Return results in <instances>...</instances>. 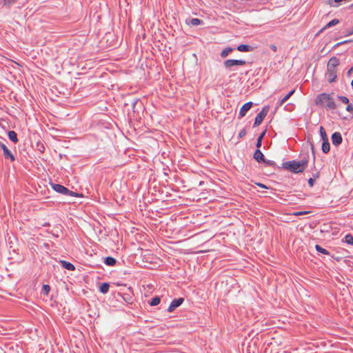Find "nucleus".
Returning <instances> with one entry per match:
<instances>
[{
	"label": "nucleus",
	"instance_id": "f257e3e1",
	"mask_svg": "<svg viewBox=\"0 0 353 353\" xmlns=\"http://www.w3.org/2000/svg\"><path fill=\"white\" fill-rule=\"evenodd\" d=\"M309 154H307L301 161H289L282 163L281 168L288 170L292 173L298 174L303 172L307 167Z\"/></svg>",
	"mask_w": 353,
	"mask_h": 353
},
{
	"label": "nucleus",
	"instance_id": "f03ea898",
	"mask_svg": "<svg viewBox=\"0 0 353 353\" xmlns=\"http://www.w3.org/2000/svg\"><path fill=\"white\" fill-rule=\"evenodd\" d=\"M334 93H321L316 96L315 99V103L316 105L322 106L328 110H334L337 108L334 98L332 97Z\"/></svg>",
	"mask_w": 353,
	"mask_h": 353
},
{
	"label": "nucleus",
	"instance_id": "7ed1b4c3",
	"mask_svg": "<svg viewBox=\"0 0 353 353\" xmlns=\"http://www.w3.org/2000/svg\"><path fill=\"white\" fill-rule=\"evenodd\" d=\"M51 186L54 191L63 195L75 197L80 196V194L79 193L71 191L68 188L61 184L51 183Z\"/></svg>",
	"mask_w": 353,
	"mask_h": 353
},
{
	"label": "nucleus",
	"instance_id": "20e7f679",
	"mask_svg": "<svg viewBox=\"0 0 353 353\" xmlns=\"http://www.w3.org/2000/svg\"><path fill=\"white\" fill-rule=\"evenodd\" d=\"M119 296H121L123 300L128 304H132L134 302V292L132 288H128L125 291H121L117 293Z\"/></svg>",
	"mask_w": 353,
	"mask_h": 353
},
{
	"label": "nucleus",
	"instance_id": "39448f33",
	"mask_svg": "<svg viewBox=\"0 0 353 353\" xmlns=\"http://www.w3.org/2000/svg\"><path fill=\"white\" fill-rule=\"evenodd\" d=\"M246 61L245 60L239 59H227L223 62V65L226 69L233 70L232 68L239 65H245Z\"/></svg>",
	"mask_w": 353,
	"mask_h": 353
},
{
	"label": "nucleus",
	"instance_id": "423d86ee",
	"mask_svg": "<svg viewBox=\"0 0 353 353\" xmlns=\"http://www.w3.org/2000/svg\"><path fill=\"white\" fill-rule=\"evenodd\" d=\"M268 111H269V106H268V105L264 106L262 108L261 112L255 117L253 127L259 126L262 123V121H263L265 117L267 116Z\"/></svg>",
	"mask_w": 353,
	"mask_h": 353
},
{
	"label": "nucleus",
	"instance_id": "0eeeda50",
	"mask_svg": "<svg viewBox=\"0 0 353 353\" xmlns=\"http://www.w3.org/2000/svg\"><path fill=\"white\" fill-rule=\"evenodd\" d=\"M0 148L3 150V155L5 159H9L12 162L15 161L14 154L1 141H0Z\"/></svg>",
	"mask_w": 353,
	"mask_h": 353
},
{
	"label": "nucleus",
	"instance_id": "6e6552de",
	"mask_svg": "<svg viewBox=\"0 0 353 353\" xmlns=\"http://www.w3.org/2000/svg\"><path fill=\"white\" fill-rule=\"evenodd\" d=\"M325 77H327V81L329 83H333L336 81L337 78L336 74V68H330L327 65V72L325 74Z\"/></svg>",
	"mask_w": 353,
	"mask_h": 353
},
{
	"label": "nucleus",
	"instance_id": "1a4fd4ad",
	"mask_svg": "<svg viewBox=\"0 0 353 353\" xmlns=\"http://www.w3.org/2000/svg\"><path fill=\"white\" fill-rule=\"evenodd\" d=\"M183 301H184V299L182 297L174 299L170 304V305L167 310L168 312H172L177 307H179L183 303Z\"/></svg>",
	"mask_w": 353,
	"mask_h": 353
},
{
	"label": "nucleus",
	"instance_id": "9d476101",
	"mask_svg": "<svg viewBox=\"0 0 353 353\" xmlns=\"http://www.w3.org/2000/svg\"><path fill=\"white\" fill-rule=\"evenodd\" d=\"M252 105L253 103L251 101L245 103L240 109L238 118L241 119V118L245 117L247 112L251 109Z\"/></svg>",
	"mask_w": 353,
	"mask_h": 353
},
{
	"label": "nucleus",
	"instance_id": "9b49d317",
	"mask_svg": "<svg viewBox=\"0 0 353 353\" xmlns=\"http://www.w3.org/2000/svg\"><path fill=\"white\" fill-rule=\"evenodd\" d=\"M332 142L334 145L339 146L343 141L341 134L339 132H335L331 137Z\"/></svg>",
	"mask_w": 353,
	"mask_h": 353
},
{
	"label": "nucleus",
	"instance_id": "f8f14e48",
	"mask_svg": "<svg viewBox=\"0 0 353 353\" xmlns=\"http://www.w3.org/2000/svg\"><path fill=\"white\" fill-rule=\"evenodd\" d=\"M186 23L189 26H196L203 25L204 22L203 20L198 18H191L186 19Z\"/></svg>",
	"mask_w": 353,
	"mask_h": 353
},
{
	"label": "nucleus",
	"instance_id": "ddd939ff",
	"mask_svg": "<svg viewBox=\"0 0 353 353\" xmlns=\"http://www.w3.org/2000/svg\"><path fill=\"white\" fill-rule=\"evenodd\" d=\"M253 157L258 163H263L265 159V157L259 148L255 150Z\"/></svg>",
	"mask_w": 353,
	"mask_h": 353
},
{
	"label": "nucleus",
	"instance_id": "4468645a",
	"mask_svg": "<svg viewBox=\"0 0 353 353\" xmlns=\"http://www.w3.org/2000/svg\"><path fill=\"white\" fill-rule=\"evenodd\" d=\"M59 263L63 268L68 270L74 271L75 270V266L68 261L60 260Z\"/></svg>",
	"mask_w": 353,
	"mask_h": 353
},
{
	"label": "nucleus",
	"instance_id": "2eb2a0df",
	"mask_svg": "<svg viewBox=\"0 0 353 353\" xmlns=\"http://www.w3.org/2000/svg\"><path fill=\"white\" fill-rule=\"evenodd\" d=\"M237 50L240 52H252L254 50V47L246 45V44H241L237 46L236 48Z\"/></svg>",
	"mask_w": 353,
	"mask_h": 353
},
{
	"label": "nucleus",
	"instance_id": "dca6fc26",
	"mask_svg": "<svg viewBox=\"0 0 353 353\" xmlns=\"http://www.w3.org/2000/svg\"><path fill=\"white\" fill-rule=\"evenodd\" d=\"M339 65V59L336 57H332L330 59L327 66L330 68H336Z\"/></svg>",
	"mask_w": 353,
	"mask_h": 353
},
{
	"label": "nucleus",
	"instance_id": "f3484780",
	"mask_svg": "<svg viewBox=\"0 0 353 353\" xmlns=\"http://www.w3.org/2000/svg\"><path fill=\"white\" fill-rule=\"evenodd\" d=\"M321 150L323 153L327 154L330 150V145L329 143V140H323L322 141Z\"/></svg>",
	"mask_w": 353,
	"mask_h": 353
},
{
	"label": "nucleus",
	"instance_id": "a211bd4d",
	"mask_svg": "<svg viewBox=\"0 0 353 353\" xmlns=\"http://www.w3.org/2000/svg\"><path fill=\"white\" fill-rule=\"evenodd\" d=\"M104 263L108 266H114L117 264V260L112 256H107L104 259Z\"/></svg>",
	"mask_w": 353,
	"mask_h": 353
},
{
	"label": "nucleus",
	"instance_id": "6ab92c4d",
	"mask_svg": "<svg viewBox=\"0 0 353 353\" xmlns=\"http://www.w3.org/2000/svg\"><path fill=\"white\" fill-rule=\"evenodd\" d=\"M0 1L3 4V6H5L6 8H10L14 4L17 3L19 1V0H0Z\"/></svg>",
	"mask_w": 353,
	"mask_h": 353
},
{
	"label": "nucleus",
	"instance_id": "aec40b11",
	"mask_svg": "<svg viewBox=\"0 0 353 353\" xmlns=\"http://www.w3.org/2000/svg\"><path fill=\"white\" fill-rule=\"evenodd\" d=\"M110 289V284L109 283H102L99 286V291L101 293L105 294L108 293Z\"/></svg>",
	"mask_w": 353,
	"mask_h": 353
},
{
	"label": "nucleus",
	"instance_id": "412c9836",
	"mask_svg": "<svg viewBox=\"0 0 353 353\" xmlns=\"http://www.w3.org/2000/svg\"><path fill=\"white\" fill-rule=\"evenodd\" d=\"M8 136L9 139L12 141L14 143H17L18 142V138H17V134L13 131L10 130L8 132Z\"/></svg>",
	"mask_w": 353,
	"mask_h": 353
},
{
	"label": "nucleus",
	"instance_id": "4be33fe9",
	"mask_svg": "<svg viewBox=\"0 0 353 353\" xmlns=\"http://www.w3.org/2000/svg\"><path fill=\"white\" fill-rule=\"evenodd\" d=\"M266 133V130H264L259 136V137L257 138V141H256V147L257 148H260L261 147V145H262V141L263 139V137L265 136Z\"/></svg>",
	"mask_w": 353,
	"mask_h": 353
},
{
	"label": "nucleus",
	"instance_id": "5701e85b",
	"mask_svg": "<svg viewBox=\"0 0 353 353\" xmlns=\"http://www.w3.org/2000/svg\"><path fill=\"white\" fill-rule=\"evenodd\" d=\"M234 50V49L232 48H230V47H228L225 49H223L222 50V52H221V57L222 58H225L226 57L228 56V54L232 52V51Z\"/></svg>",
	"mask_w": 353,
	"mask_h": 353
},
{
	"label": "nucleus",
	"instance_id": "b1692460",
	"mask_svg": "<svg viewBox=\"0 0 353 353\" xmlns=\"http://www.w3.org/2000/svg\"><path fill=\"white\" fill-rule=\"evenodd\" d=\"M161 302V298L159 296L153 297L149 302L151 306L158 305Z\"/></svg>",
	"mask_w": 353,
	"mask_h": 353
},
{
	"label": "nucleus",
	"instance_id": "393cba45",
	"mask_svg": "<svg viewBox=\"0 0 353 353\" xmlns=\"http://www.w3.org/2000/svg\"><path fill=\"white\" fill-rule=\"evenodd\" d=\"M315 249L317 252L323 254H325V255H330V253L328 250H327L326 249L322 248L321 245H315Z\"/></svg>",
	"mask_w": 353,
	"mask_h": 353
},
{
	"label": "nucleus",
	"instance_id": "a878e982",
	"mask_svg": "<svg viewBox=\"0 0 353 353\" xmlns=\"http://www.w3.org/2000/svg\"><path fill=\"white\" fill-rule=\"evenodd\" d=\"M343 241L347 243L349 245H353V236L351 234H347L345 236Z\"/></svg>",
	"mask_w": 353,
	"mask_h": 353
},
{
	"label": "nucleus",
	"instance_id": "bb28decb",
	"mask_svg": "<svg viewBox=\"0 0 353 353\" xmlns=\"http://www.w3.org/2000/svg\"><path fill=\"white\" fill-rule=\"evenodd\" d=\"M263 163L264 164H265L266 165L271 166V167L274 168H278V169L280 168V167L276 165V163L274 161L266 159L265 158L264 159V161H263Z\"/></svg>",
	"mask_w": 353,
	"mask_h": 353
},
{
	"label": "nucleus",
	"instance_id": "cd10ccee",
	"mask_svg": "<svg viewBox=\"0 0 353 353\" xmlns=\"http://www.w3.org/2000/svg\"><path fill=\"white\" fill-rule=\"evenodd\" d=\"M319 132H320V135H321L322 141L328 140V137L327 136L325 130L324 129V128L323 126L320 127Z\"/></svg>",
	"mask_w": 353,
	"mask_h": 353
},
{
	"label": "nucleus",
	"instance_id": "c85d7f7f",
	"mask_svg": "<svg viewBox=\"0 0 353 353\" xmlns=\"http://www.w3.org/2000/svg\"><path fill=\"white\" fill-rule=\"evenodd\" d=\"M339 23V20L337 19H334L332 21H330L325 27L323 29L330 28L332 26H334Z\"/></svg>",
	"mask_w": 353,
	"mask_h": 353
},
{
	"label": "nucleus",
	"instance_id": "c756f323",
	"mask_svg": "<svg viewBox=\"0 0 353 353\" xmlns=\"http://www.w3.org/2000/svg\"><path fill=\"white\" fill-rule=\"evenodd\" d=\"M50 291V287L49 285H47V284L43 285L41 292L44 295H48Z\"/></svg>",
	"mask_w": 353,
	"mask_h": 353
},
{
	"label": "nucleus",
	"instance_id": "7c9ffc66",
	"mask_svg": "<svg viewBox=\"0 0 353 353\" xmlns=\"http://www.w3.org/2000/svg\"><path fill=\"white\" fill-rule=\"evenodd\" d=\"M337 98L339 101H341L344 104H347L349 103V99L345 96H337Z\"/></svg>",
	"mask_w": 353,
	"mask_h": 353
},
{
	"label": "nucleus",
	"instance_id": "2f4dec72",
	"mask_svg": "<svg viewBox=\"0 0 353 353\" xmlns=\"http://www.w3.org/2000/svg\"><path fill=\"white\" fill-rule=\"evenodd\" d=\"M289 99L290 97L286 94L283 99H281L278 102V106H282Z\"/></svg>",
	"mask_w": 353,
	"mask_h": 353
},
{
	"label": "nucleus",
	"instance_id": "473e14b6",
	"mask_svg": "<svg viewBox=\"0 0 353 353\" xmlns=\"http://www.w3.org/2000/svg\"><path fill=\"white\" fill-rule=\"evenodd\" d=\"M346 110L349 112L350 113H352L353 114V105L351 103H347L346 107Z\"/></svg>",
	"mask_w": 353,
	"mask_h": 353
},
{
	"label": "nucleus",
	"instance_id": "72a5a7b5",
	"mask_svg": "<svg viewBox=\"0 0 353 353\" xmlns=\"http://www.w3.org/2000/svg\"><path fill=\"white\" fill-rule=\"evenodd\" d=\"M245 134H246V130H245V128H243V129H242V130L239 132V135H238V137L241 139V138L243 137Z\"/></svg>",
	"mask_w": 353,
	"mask_h": 353
},
{
	"label": "nucleus",
	"instance_id": "f704fd0d",
	"mask_svg": "<svg viewBox=\"0 0 353 353\" xmlns=\"http://www.w3.org/2000/svg\"><path fill=\"white\" fill-rule=\"evenodd\" d=\"M308 213H309V212H307V211H299V212H294V214L295 216H301V215L307 214Z\"/></svg>",
	"mask_w": 353,
	"mask_h": 353
},
{
	"label": "nucleus",
	"instance_id": "c9c22d12",
	"mask_svg": "<svg viewBox=\"0 0 353 353\" xmlns=\"http://www.w3.org/2000/svg\"><path fill=\"white\" fill-rule=\"evenodd\" d=\"M314 181H315V179H313V178H310L308 179V184L310 185V188L313 187L314 185Z\"/></svg>",
	"mask_w": 353,
	"mask_h": 353
},
{
	"label": "nucleus",
	"instance_id": "e433bc0d",
	"mask_svg": "<svg viewBox=\"0 0 353 353\" xmlns=\"http://www.w3.org/2000/svg\"><path fill=\"white\" fill-rule=\"evenodd\" d=\"M320 176V172L319 171H316L314 173H312V177L313 179H318Z\"/></svg>",
	"mask_w": 353,
	"mask_h": 353
},
{
	"label": "nucleus",
	"instance_id": "4c0bfd02",
	"mask_svg": "<svg viewBox=\"0 0 353 353\" xmlns=\"http://www.w3.org/2000/svg\"><path fill=\"white\" fill-rule=\"evenodd\" d=\"M270 48L272 50H273L274 52H276V51H277V47H276L275 45H274V44L270 45Z\"/></svg>",
	"mask_w": 353,
	"mask_h": 353
},
{
	"label": "nucleus",
	"instance_id": "58836bf2",
	"mask_svg": "<svg viewBox=\"0 0 353 353\" xmlns=\"http://www.w3.org/2000/svg\"><path fill=\"white\" fill-rule=\"evenodd\" d=\"M256 185H257L259 187H260V188H264V189H268V188L265 185H264V184H263V183H256Z\"/></svg>",
	"mask_w": 353,
	"mask_h": 353
},
{
	"label": "nucleus",
	"instance_id": "ea45409f",
	"mask_svg": "<svg viewBox=\"0 0 353 353\" xmlns=\"http://www.w3.org/2000/svg\"><path fill=\"white\" fill-rule=\"evenodd\" d=\"M352 72H353V68L352 67V68H350V69L348 70V71L347 72V77H350V76H351V74H352Z\"/></svg>",
	"mask_w": 353,
	"mask_h": 353
},
{
	"label": "nucleus",
	"instance_id": "a19ab883",
	"mask_svg": "<svg viewBox=\"0 0 353 353\" xmlns=\"http://www.w3.org/2000/svg\"><path fill=\"white\" fill-rule=\"evenodd\" d=\"M353 34V28H352L351 30H348V31L347 32L346 35H347V36H349V35H351V34Z\"/></svg>",
	"mask_w": 353,
	"mask_h": 353
},
{
	"label": "nucleus",
	"instance_id": "79ce46f5",
	"mask_svg": "<svg viewBox=\"0 0 353 353\" xmlns=\"http://www.w3.org/2000/svg\"><path fill=\"white\" fill-rule=\"evenodd\" d=\"M295 92V90H291L288 94H287V95L290 98V97Z\"/></svg>",
	"mask_w": 353,
	"mask_h": 353
},
{
	"label": "nucleus",
	"instance_id": "37998d69",
	"mask_svg": "<svg viewBox=\"0 0 353 353\" xmlns=\"http://www.w3.org/2000/svg\"><path fill=\"white\" fill-rule=\"evenodd\" d=\"M342 45V43H337L334 46V48L339 47V46Z\"/></svg>",
	"mask_w": 353,
	"mask_h": 353
},
{
	"label": "nucleus",
	"instance_id": "c03bdc74",
	"mask_svg": "<svg viewBox=\"0 0 353 353\" xmlns=\"http://www.w3.org/2000/svg\"><path fill=\"white\" fill-rule=\"evenodd\" d=\"M350 41H351L350 40H346V41H341V43H342V45H343V44L347 43H348Z\"/></svg>",
	"mask_w": 353,
	"mask_h": 353
},
{
	"label": "nucleus",
	"instance_id": "a18cd8bd",
	"mask_svg": "<svg viewBox=\"0 0 353 353\" xmlns=\"http://www.w3.org/2000/svg\"><path fill=\"white\" fill-rule=\"evenodd\" d=\"M42 148H43V150H44V149H45V148H44V146H43V145H41V148H40V150H42Z\"/></svg>",
	"mask_w": 353,
	"mask_h": 353
},
{
	"label": "nucleus",
	"instance_id": "49530a36",
	"mask_svg": "<svg viewBox=\"0 0 353 353\" xmlns=\"http://www.w3.org/2000/svg\"><path fill=\"white\" fill-rule=\"evenodd\" d=\"M42 148H43V150H44V149H45V148H44V146H43V145H41V148H40V150H42Z\"/></svg>",
	"mask_w": 353,
	"mask_h": 353
},
{
	"label": "nucleus",
	"instance_id": "de8ad7c7",
	"mask_svg": "<svg viewBox=\"0 0 353 353\" xmlns=\"http://www.w3.org/2000/svg\"><path fill=\"white\" fill-rule=\"evenodd\" d=\"M351 85H352V88H353V80H352V82H351Z\"/></svg>",
	"mask_w": 353,
	"mask_h": 353
},
{
	"label": "nucleus",
	"instance_id": "09e8293b",
	"mask_svg": "<svg viewBox=\"0 0 353 353\" xmlns=\"http://www.w3.org/2000/svg\"><path fill=\"white\" fill-rule=\"evenodd\" d=\"M351 7H353V3L351 5Z\"/></svg>",
	"mask_w": 353,
	"mask_h": 353
}]
</instances>
